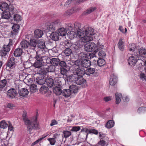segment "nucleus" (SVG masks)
<instances>
[{
  "instance_id": "nucleus-20",
  "label": "nucleus",
  "mask_w": 146,
  "mask_h": 146,
  "mask_svg": "<svg viewBox=\"0 0 146 146\" xmlns=\"http://www.w3.org/2000/svg\"><path fill=\"white\" fill-rule=\"evenodd\" d=\"M78 36L80 37L85 43L90 41L93 39L92 36L85 35L84 34L82 36Z\"/></svg>"
},
{
  "instance_id": "nucleus-13",
  "label": "nucleus",
  "mask_w": 146,
  "mask_h": 146,
  "mask_svg": "<svg viewBox=\"0 0 146 146\" xmlns=\"http://www.w3.org/2000/svg\"><path fill=\"white\" fill-rule=\"evenodd\" d=\"M75 29H76V34L77 36H82L84 34V31L83 29H80L81 28V25L80 23H75L74 24Z\"/></svg>"
},
{
  "instance_id": "nucleus-11",
  "label": "nucleus",
  "mask_w": 146,
  "mask_h": 146,
  "mask_svg": "<svg viewBox=\"0 0 146 146\" xmlns=\"http://www.w3.org/2000/svg\"><path fill=\"white\" fill-rule=\"evenodd\" d=\"M20 47L23 50H25L28 52H30L29 42L26 40H22L20 43Z\"/></svg>"
},
{
  "instance_id": "nucleus-33",
  "label": "nucleus",
  "mask_w": 146,
  "mask_h": 146,
  "mask_svg": "<svg viewBox=\"0 0 146 146\" xmlns=\"http://www.w3.org/2000/svg\"><path fill=\"white\" fill-rule=\"evenodd\" d=\"M62 94L65 97L68 98L69 97L71 94L69 89H64L62 91Z\"/></svg>"
},
{
  "instance_id": "nucleus-28",
  "label": "nucleus",
  "mask_w": 146,
  "mask_h": 146,
  "mask_svg": "<svg viewBox=\"0 0 146 146\" xmlns=\"http://www.w3.org/2000/svg\"><path fill=\"white\" fill-rule=\"evenodd\" d=\"M43 35V31L40 29H36L34 31V36L37 38H41Z\"/></svg>"
},
{
  "instance_id": "nucleus-43",
  "label": "nucleus",
  "mask_w": 146,
  "mask_h": 146,
  "mask_svg": "<svg viewBox=\"0 0 146 146\" xmlns=\"http://www.w3.org/2000/svg\"><path fill=\"white\" fill-rule=\"evenodd\" d=\"M106 140L100 139V141L96 144V146H107Z\"/></svg>"
},
{
  "instance_id": "nucleus-62",
  "label": "nucleus",
  "mask_w": 146,
  "mask_h": 146,
  "mask_svg": "<svg viewBox=\"0 0 146 146\" xmlns=\"http://www.w3.org/2000/svg\"><path fill=\"white\" fill-rule=\"evenodd\" d=\"M7 107L11 109H13L15 108V106L13 104L9 103L7 105Z\"/></svg>"
},
{
  "instance_id": "nucleus-9",
  "label": "nucleus",
  "mask_w": 146,
  "mask_h": 146,
  "mask_svg": "<svg viewBox=\"0 0 146 146\" xmlns=\"http://www.w3.org/2000/svg\"><path fill=\"white\" fill-rule=\"evenodd\" d=\"M20 27L17 24H14L12 27V30L9 33L10 37L13 39L15 38V36L17 35L18 33V30Z\"/></svg>"
},
{
  "instance_id": "nucleus-50",
  "label": "nucleus",
  "mask_w": 146,
  "mask_h": 146,
  "mask_svg": "<svg viewBox=\"0 0 146 146\" xmlns=\"http://www.w3.org/2000/svg\"><path fill=\"white\" fill-rule=\"evenodd\" d=\"M7 81L6 79H4L0 81V88H3L6 85Z\"/></svg>"
},
{
  "instance_id": "nucleus-59",
  "label": "nucleus",
  "mask_w": 146,
  "mask_h": 146,
  "mask_svg": "<svg viewBox=\"0 0 146 146\" xmlns=\"http://www.w3.org/2000/svg\"><path fill=\"white\" fill-rule=\"evenodd\" d=\"M80 129V128L79 126H74L72 127L70 130L72 131H79Z\"/></svg>"
},
{
  "instance_id": "nucleus-61",
  "label": "nucleus",
  "mask_w": 146,
  "mask_h": 146,
  "mask_svg": "<svg viewBox=\"0 0 146 146\" xmlns=\"http://www.w3.org/2000/svg\"><path fill=\"white\" fill-rule=\"evenodd\" d=\"M66 70L64 68H60V73L63 76L66 75Z\"/></svg>"
},
{
  "instance_id": "nucleus-56",
  "label": "nucleus",
  "mask_w": 146,
  "mask_h": 146,
  "mask_svg": "<svg viewBox=\"0 0 146 146\" xmlns=\"http://www.w3.org/2000/svg\"><path fill=\"white\" fill-rule=\"evenodd\" d=\"M55 139L54 137L53 138H49L48 139V140L50 141V143L51 145H53L56 142Z\"/></svg>"
},
{
  "instance_id": "nucleus-48",
  "label": "nucleus",
  "mask_w": 146,
  "mask_h": 146,
  "mask_svg": "<svg viewBox=\"0 0 146 146\" xmlns=\"http://www.w3.org/2000/svg\"><path fill=\"white\" fill-rule=\"evenodd\" d=\"M8 126V124L5 122V121H1L0 122V128L5 129Z\"/></svg>"
},
{
  "instance_id": "nucleus-10",
  "label": "nucleus",
  "mask_w": 146,
  "mask_h": 146,
  "mask_svg": "<svg viewBox=\"0 0 146 146\" xmlns=\"http://www.w3.org/2000/svg\"><path fill=\"white\" fill-rule=\"evenodd\" d=\"M96 44L93 42H89L85 44L84 48L87 52H92L95 49Z\"/></svg>"
},
{
  "instance_id": "nucleus-47",
  "label": "nucleus",
  "mask_w": 146,
  "mask_h": 146,
  "mask_svg": "<svg viewBox=\"0 0 146 146\" xmlns=\"http://www.w3.org/2000/svg\"><path fill=\"white\" fill-rule=\"evenodd\" d=\"M55 68V66L52 65H50L46 68V71L48 72H52L54 71Z\"/></svg>"
},
{
  "instance_id": "nucleus-22",
  "label": "nucleus",
  "mask_w": 146,
  "mask_h": 146,
  "mask_svg": "<svg viewBox=\"0 0 146 146\" xmlns=\"http://www.w3.org/2000/svg\"><path fill=\"white\" fill-rule=\"evenodd\" d=\"M46 82L47 86L50 88H52L53 85H56V82L54 83L52 78L50 77H47L46 79Z\"/></svg>"
},
{
  "instance_id": "nucleus-39",
  "label": "nucleus",
  "mask_w": 146,
  "mask_h": 146,
  "mask_svg": "<svg viewBox=\"0 0 146 146\" xmlns=\"http://www.w3.org/2000/svg\"><path fill=\"white\" fill-rule=\"evenodd\" d=\"M8 11H9L10 12H11L12 14H14L15 13H17V10L15 9L14 7L12 5L10 4L9 5H8ZM13 15V14H12Z\"/></svg>"
},
{
  "instance_id": "nucleus-17",
  "label": "nucleus",
  "mask_w": 146,
  "mask_h": 146,
  "mask_svg": "<svg viewBox=\"0 0 146 146\" xmlns=\"http://www.w3.org/2000/svg\"><path fill=\"white\" fill-rule=\"evenodd\" d=\"M11 15V14L9 11H4L1 14V18L0 19V22H2V20L3 19L6 20L9 19H10Z\"/></svg>"
},
{
  "instance_id": "nucleus-49",
  "label": "nucleus",
  "mask_w": 146,
  "mask_h": 146,
  "mask_svg": "<svg viewBox=\"0 0 146 146\" xmlns=\"http://www.w3.org/2000/svg\"><path fill=\"white\" fill-rule=\"evenodd\" d=\"M64 53L66 56H69L72 53L71 50L69 48H67L64 50Z\"/></svg>"
},
{
  "instance_id": "nucleus-27",
  "label": "nucleus",
  "mask_w": 146,
  "mask_h": 146,
  "mask_svg": "<svg viewBox=\"0 0 146 146\" xmlns=\"http://www.w3.org/2000/svg\"><path fill=\"white\" fill-rule=\"evenodd\" d=\"M23 52L21 48H18L15 50L13 54L15 57H19L22 54Z\"/></svg>"
},
{
  "instance_id": "nucleus-21",
  "label": "nucleus",
  "mask_w": 146,
  "mask_h": 146,
  "mask_svg": "<svg viewBox=\"0 0 146 146\" xmlns=\"http://www.w3.org/2000/svg\"><path fill=\"white\" fill-rule=\"evenodd\" d=\"M137 61V60L135 57L133 56H131L129 57L128 60L129 64L132 66L135 65Z\"/></svg>"
},
{
  "instance_id": "nucleus-52",
  "label": "nucleus",
  "mask_w": 146,
  "mask_h": 146,
  "mask_svg": "<svg viewBox=\"0 0 146 146\" xmlns=\"http://www.w3.org/2000/svg\"><path fill=\"white\" fill-rule=\"evenodd\" d=\"M68 33L69 37L71 39H72L75 37L76 35V33L74 31H70L69 33Z\"/></svg>"
},
{
  "instance_id": "nucleus-4",
  "label": "nucleus",
  "mask_w": 146,
  "mask_h": 146,
  "mask_svg": "<svg viewBox=\"0 0 146 146\" xmlns=\"http://www.w3.org/2000/svg\"><path fill=\"white\" fill-rule=\"evenodd\" d=\"M25 124L27 126V129L28 133L31 134L32 131L34 129L38 128V124L37 118L36 117L34 119L30 120L28 118L24 121Z\"/></svg>"
},
{
  "instance_id": "nucleus-35",
  "label": "nucleus",
  "mask_w": 146,
  "mask_h": 146,
  "mask_svg": "<svg viewBox=\"0 0 146 146\" xmlns=\"http://www.w3.org/2000/svg\"><path fill=\"white\" fill-rule=\"evenodd\" d=\"M60 61L59 59L58 58H52L50 60V63L53 65L58 66L59 62Z\"/></svg>"
},
{
  "instance_id": "nucleus-31",
  "label": "nucleus",
  "mask_w": 146,
  "mask_h": 146,
  "mask_svg": "<svg viewBox=\"0 0 146 146\" xmlns=\"http://www.w3.org/2000/svg\"><path fill=\"white\" fill-rule=\"evenodd\" d=\"M122 38L120 39L117 44L118 48L121 51L124 50V43L122 41Z\"/></svg>"
},
{
  "instance_id": "nucleus-6",
  "label": "nucleus",
  "mask_w": 146,
  "mask_h": 146,
  "mask_svg": "<svg viewBox=\"0 0 146 146\" xmlns=\"http://www.w3.org/2000/svg\"><path fill=\"white\" fill-rule=\"evenodd\" d=\"M54 79L56 81V85L54 86L55 87L53 88V92L56 95H59L62 93V91L59 87L62 86V80L66 81V80L64 78H61L57 77H56Z\"/></svg>"
},
{
  "instance_id": "nucleus-34",
  "label": "nucleus",
  "mask_w": 146,
  "mask_h": 146,
  "mask_svg": "<svg viewBox=\"0 0 146 146\" xmlns=\"http://www.w3.org/2000/svg\"><path fill=\"white\" fill-rule=\"evenodd\" d=\"M140 55L144 57H146V49L142 47L138 50Z\"/></svg>"
},
{
  "instance_id": "nucleus-8",
  "label": "nucleus",
  "mask_w": 146,
  "mask_h": 146,
  "mask_svg": "<svg viewBox=\"0 0 146 146\" xmlns=\"http://www.w3.org/2000/svg\"><path fill=\"white\" fill-rule=\"evenodd\" d=\"M10 50L8 45H3L2 49L0 51V56L2 58H7L8 57L7 54Z\"/></svg>"
},
{
  "instance_id": "nucleus-32",
  "label": "nucleus",
  "mask_w": 146,
  "mask_h": 146,
  "mask_svg": "<svg viewBox=\"0 0 146 146\" xmlns=\"http://www.w3.org/2000/svg\"><path fill=\"white\" fill-rule=\"evenodd\" d=\"M58 33L59 34V35L62 36H65L67 33V32L65 29L64 28H59L57 30Z\"/></svg>"
},
{
  "instance_id": "nucleus-63",
  "label": "nucleus",
  "mask_w": 146,
  "mask_h": 146,
  "mask_svg": "<svg viewBox=\"0 0 146 146\" xmlns=\"http://www.w3.org/2000/svg\"><path fill=\"white\" fill-rule=\"evenodd\" d=\"M69 31L73 30V25L72 24H69L67 25V27L66 28Z\"/></svg>"
},
{
  "instance_id": "nucleus-60",
  "label": "nucleus",
  "mask_w": 146,
  "mask_h": 146,
  "mask_svg": "<svg viewBox=\"0 0 146 146\" xmlns=\"http://www.w3.org/2000/svg\"><path fill=\"white\" fill-rule=\"evenodd\" d=\"M27 74L24 73H20L19 74V78L22 80L25 79L26 77Z\"/></svg>"
},
{
  "instance_id": "nucleus-1",
  "label": "nucleus",
  "mask_w": 146,
  "mask_h": 146,
  "mask_svg": "<svg viewBox=\"0 0 146 146\" xmlns=\"http://www.w3.org/2000/svg\"><path fill=\"white\" fill-rule=\"evenodd\" d=\"M74 63L76 65L80 66L85 68L90 66L91 64V62L89 60L87 54L82 52L79 54L78 58Z\"/></svg>"
},
{
  "instance_id": "nucleus-23",
  "label": "nucleus",
  "mask_w": 146,
  "mask_h": 146,
  "mask_svg": "<svg viewBox=\"0 0 146 146\" xmlns=\"http://www.w3.org/2000/svg\"><path fill=\"white\" fill-rule=\"evenodd\" d=\"M117 76L113 74L111 76V78L109 80V83L110 85L113 86L117 83Z\"/></svg>"
},
{
  "instance_id": "nucleus-36",
  "label": "nucleus",
  "mask_w": 146,
  "mask_h": 146,
  "mask_svg": "<svg viewBox=\"0 0 146 146\" xmlns=\"http://www.w3.org/2000/svg\"><path fill=\"white\" fill-rule=\"evenodd\" d=\"M116 104H119L120 102L121 98V94L120 93H116L115 94Z\"/></svg>"
},
{
  "instance_id": "nucleus-57",
  "label": "nucleus",
  "mask_w": 146,
  "mask_h": 146,
  "mask_svg": "<svg viewBox=\"0 0 146 146\" xmlns=\"http://www.w3.org/2000/svg\"><path fill=\"white\" fill-rule=\"evenodd\" d=\"M59 65L62 68L66 67V62L64 61H60L59 62Z\"/></svg>"
},
{
  "instance_id": "nucleus-38",
  "label": "nucleus",
  "mask_w": 146,
  "mask_h": 146,
  "mask_svg": "<svg viewBox=\"0 0 146 146\" xmlns=\"http://www.w3.org/2000/svg\"><path fill=\"white\" fill-rule=\"evenodd\" d=\"M8 5L6 3H3L0 5V9L2 11H7Z\"/></svg>"
},
{
  "instance_id": "nucleus-41",
  "label": "nucleus",
  "mask_w": 146,
  "mask_h": 146,
  "mask_svg": "<svg viewBox=\"0 0 146 146\" xmlns=\"http://www.w3.org/2000/svg\"><path fill=\"white\" fill-rule=\"evenodd\" d=\"M96 9V7H90L84 12L83 14L85 15H87L94 11Z\"/></svg>"
},
{
  "instance_id": "nucleus-19",
  "label": "nucleus",
  "mask_w": 146,
  "mask_h": 146,
  "mask_svg": "<svg viewBox=\"0 0 146 146\" xmlns=\"http://www.w3.org/2000/svg\"><path fill=\"white\" fill-rule=\"evenodd\" d=\"M37 40L34 39H31L30 40L29 43V46L30 48V51L31 50H33V51L35 50V48L36 47L37 44Z\"/></svg>"
},
{
  "instance_id": "nucleus-5",
  "label": "nucleus",
  "mask_w": 146,
  "mask_h": 146,
  "mask_svg": "<svg viewBox=\"0 0 146 146\" xmlns=\"http://www.w3.org/2000/svg\"><path fill=\"white\" fill-rule=\"evenodd\" d=\"M35 53L36 54V56L34 57L35 59V61L33 64V66L36 68H40L42 66L44 63L43 58H45L46 59L48 57L45 56H42L41 55H39L37 52L35 51Z\"/></svg>"
},
{
  "instance_id": "nucleus-53",
  "label": "nucleus",
  "mask_w": 146,
  "mask_h": 146,
  "mask_svg": "<svg viewBox=\"0 0 146 146\" xmlns=\"http://www.w3.org/2000/svg\"><path fill=\"white\" fill-rule=\"evenodd\" d=\"M63 133L64 137L65 138L68 137L71 134V132L68 131H64Z\"/></svg>"
},
{
  "instance_id": "nucleus-42",
  "label": "nucleus",
  "mask_w": 146,
  "mask_h": 146,
  "mask_svg": "<svg viewBox=\"0 0 146 146\" xmlns=\"http://www.w3.org/2000/svg\"><path fill=\"white\" fill-rule=\"evenodd\" d=\"M16 13L13 14V19L14 21H16L17 22H18L21 20L22 18L20 15Z\"/></svg>"
},
{
  "instance_id": "nucleus-7",
  "label": "nucleus",
  "mask_w": 146,
  "mask_h": 146,
  "mask_svg": "<svg viewBox=\"0 0 146 146\" xmlns=\"http://www.w3.org/2000/svg\"><path fill=\"white\" fill-rule=\"evenodd\" d=\"M60 25V21L57 20L50 23L49 25L47 26V28L48 31H52L57 30L59 28Z\"/></svg>"
},
{
  "instance_id": "nucleus-55",
  "label": "nucleus",
  "mask_w": 146,
  "mask_h": 146,
  "mask_svg": "<svg viewBox=\"0 0 146 146\" xmlns=\"http://www.w3.org/2000/svg\"><path fill=\"white\" fill-rule=\"evenodd\" d=\"M129 50L130 51H133L136 48V46L134 44H129Z\"/></svg>"
},
{
  "instance_id": "nucleus-44",
  "label": "nucleus",
  "mask_w": 146,
  "mask_h": 146,
  "mask_svg": "<svg viewBox=\"0 0 146 146\" xmlns=\"http://www.w3.org/2000/svg\"><path fill=\"white\" fill-rule=\"evenodd\" d=\"M97 63L98 65L100 67H101L105 64L106 62L104 59L102 58H99L97 61Z\"/></svg>"
},
{
  "instance_id": "nucleus-14",
  "label": "nucleus",
  "mask_w": 146,
  "mask_h": 146,
  "mask_svg": "<svg viewBox=\"0 0 146 146\" xmlns=\"http://www.w3.org/2000/svg\"><path fill=\"white\" fill-rule=\"evenodd\" d=\"M74 73L76 74L75 75L82 77L86 74V70L83 68L79 67L76 69Z\"/></svg>"
},
{
  "instance_id": "nucleus-16",
  "label": "nucleus",
  "mask_w": 146,
  "mask_h": 146,
  "mask_svg": "<svg viewBox=\"0 0 146 146\" xmlns=\"http://www.w3.org/2000/svg\"><path fill=\"white\" fill-rule=\"evenodd\" d=\"M36 83L39 85H43L46 82V79L45 77L42 75H39L36 78Z\"/></svg>"
},
{
  "instance_id": "nucleus-18",
  "label": "nucleus",
  "mask_w": 146,
  "mask_h": 146,
  "mask_svg": "<svg viewBox=\"0 0 146 146\" xmlns=\"http://www.w3.org/2000/svg\"><path fill=\"white\" fill-rule=\"evenodd\" d=\"M84 33L85 35L92 36L95 33L94 30L91 27L84 29Z\"/></svg>"
},
{
  "instance_id": "nucleus-29",
  "label": "nucleus",
  "mask_w": 146,
  "mask_h": 146,
  "mask_svg": "<svg viewBox=\"0 0 146 146\" xmlns=\"http://www.w3.org/2000/svg\"><path fill=\"white\" fill-rule=\"evenodd\" d=\"M38 47L39 48L44 49L46 47L44 41L42 40H40L37 41Z\"/></svg>"
},
{
  "instance_id": "nucleus-15",
  "label": "nucleus",
  "mask_w": 146,
  "mask_h": 146,
  "mask_svg": "<svg viewBox=\"0 0 146 146\" xmlns=\"http://www.w3.org/2000/svg\"><path fill=\"white\" fill-rule=\"evenodd\" d=\"M16 90L14 88H11L7 92V95L11 98H13L17 94Z\"/></svg>"
},
{
  "instance_id": "nucleus-25",
  "label": "nucleus",
  "mask_w": 146,
  "mask_h": 146,
  "mask_svg": "<svg viewBox=\"0 0 146 146\" xmlns=\"http://www.w3.org/2000/svg\"><path fill=\"white\" fill-rule=\"evenodd\" d=\"M59 34L58 33L55 32H52L50 35L51 39L54 41H57L59 40Z\"/></svg>"
},
{
  "instance_id": "nucleus-58",
  "label": "nucleus",
  "mask_w": 146,
  "mask_h": 146,
  "mask_svg": "<svg viewBox=\"0 0 146 146\" xmlns=\"http://www.w3.org/2000/svg\"><path fill=\"white\" fill-rule=\"evenodd\" d=\"M99 137L100 139H103L104 140H107L108 138L106 137L105 135L102 133H99Z\"/></svg>"
},
{
  "instance_id": "nucleus-51",
  "label": "nucleus",
  "mask_w": 146,
  "mask_h": 146,
  "mask_svg": "<svg viewBox=\"0 0 146 146\" xmlns=\"http://www.w3.org/2000/svg\"><path fill=\"white\" fill-rule=\"evenodd\" d=\"M30 91L32 92H36L37 90L36 86L34 84H32L30 87Z\"/></svg>"
},
{
  "instance_id": "nucleus-46",
  "label": "nucleus",
  "mask_w": 146,
  "mask_h": 146,
  "mask_svg": "<svg viewBox=\"0 0 146 146\" xmlns=\"http://www.w3.org/2000/svg\"><path fill=\"white\" fill-rule=\"evenodd\" d=\"M82 40L81 38V39L78 41L77 44L76 45V48L78 47V49H80L83 47V45H84L85 42Z\"/></svg>"
},
{
  "instance_id": "nucleus-12",
  "label": "nucleus",
  "mask_w": 146,
  "mask_h": 146,
  "mask_svg": "<svg viewBox=\"0 0 146 146\" xmlns=\"http://www.w3.org/2000/svg\"><path fill=\"white\" fill-rule=\"evenodd\" d=\"M7 66L10 68L13 69L16 66L15 58L12 57L9 59L6 64Z\"/></svg>"
},
{
  "instance_id": "nucleus-24",
  "label": "nucleus",
  "mask_w": 146,
  "mask_h": 146,
  "mask_svg": "<svg viewBox=\"0 0 146 146\" xmlns=\"http://www.w3.org/2000/svg\"><path fill=\"white\" fill-rule=\"evenodd\" d=\"M104 50V45L100 44L99 42H98L97 45H96L95 49L93 52L94 54L96 53L99 51Z\"/></svg>"
},
{
  "instance_id": "nucleus-26",
  "label": "nucleus",
  "mask_w": 146,
  "mask_h": 146,
  "mask_svg": "<svg viewBox=\"0 0 146 146\" xmlns=\"http://www.w3.org/2000/svg\"><path fill=\"white\" fill-rule=\"evenodd\" d=\"M29 92L28 90L25 88H23L19 91V93L20 96L23 97L27 96L28 95Z\"/></svg>"
},
{
  "instance_id": "nucleus-45",
  "label": "nucleus",
  "mask_w": 146,
  "mask_h": 146,
  "mask_svg": "<svg viewBox=\"0 0 146 146\" xmlns=\"http://www.w3.org/2000/svg\"><path fill=\"white\" fill-rule=\"evenodd\" d=\"M48 90V88L47 87L43 86L40 88L39 91L41 93L43 94L47 92Z\"/></svg>"
},
{
  "instance_id": "nucleus-64",
  "label": "nucleus",
  "mask_w": 146,
  "mask_h": 146,
  "mask_svg": "<svg viewBox=\"0 0 146 146\" xmlns=\"http://www.w3.org/2000/svg\"><path fill=\"white\" fill-rule=\"evenodd\" d=\"M140 78L143 80H146V76H145V74L143 73H141L140 74Z\"/></svg>"
},
{
  "instance_id": "nucleus-2",
  "label": "nucleus",
  "mask_w": 146,
  "mask_h": 146,
  "mask_svg": "<svg viewBox=\"0 0 146 146\" xmlns=\"http://www.w3.org/2000/svg\"><path fill=\"white\" fill-rule=\"evenodd\" d=\"M67 81L73 82L78 85H81L83 88H85L87 86L86 80L82 77L79 76L72 75L66 76L65 79Z\"/></svg>"
},
{
  "instance_id": "nucleus-3",
  "label": "nucleus",
  "mask_w": 146,
  "mask_h": 146,
  "mask_svg": "<svg viewBox=\"0 0 146 146\" xmlns=\"http://www.w3.org/2000/svg\"><path fill=\"white\" fill-rule=\"evenodd\" d=\"M25 124L27 126V129L28 133L31 134L32 131L34 129L38 128V124L37 118L36 117L34 119L30 120L28 118L24 121Z\"/></svg>"
},
{
  "instance_id": "nucleus-40",
  "label": "nucleus",
  "mask_w": 146,
  "mask_h": 146,
  "mask_svg": "<svg viewBox=\"0 0 146 146\" xmlns=\"http://www.w3.org/2000/svg\"><path fill=\"white\" fill-rule=\"evenodd\" d=\"M114 125V121L112 120H110L105 125V126L107 128L110 129L113 127Z\"/></svg>"
},
{
  "instance_id": "nucleus-54",
  "label": "nucleus",
  "mask_w": 146,
  "mask_h": 146,
  "mask_svg": "<svg viewBox=\"0 0 146 146\" xmlns=\"http://www.w3.org/2000/svg\"><path fill=\"white\" fill-rule=\"evenodd\" d=\"M98 54L100 58H103L106 55L105 52L103 50L99 51Z\"/></svg>"
},
{
  "instance_id": "nucleus-30",
  "label": "nucleus",
  "mask_w": 146,
  "mask_h": 146,
  "mask_svg": "<svg viewBox=\"0 0 146 146\" xmlns=\"http://www.w3.org/2000/svg\"><path fill=\"white\" fill-rule=\"evenodd\" d=\"M69 90L71 91V94L72 93L76 94L77 93L78 90L77 86L75 85H72L69 87Z\"/></svg>"
},
{
  "instance_id": "nucleus-37",
  "label": "nucleus",
  "mask_w": 146,
  "mask_h": 146,
  "mask_svg": "<svg viewBox=\"0 0 146 146\" xmlns=\"http://www.w3.org/2000/svg\"><path fill=\"white\" fill-rule=\"evenodd\" d=\"M95 72V69L94 68H89L86 70V74L90 76V74H93Z\"/></svg>"
}]
</instances>
